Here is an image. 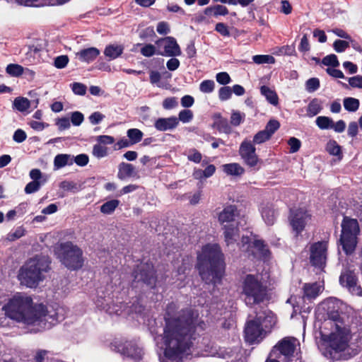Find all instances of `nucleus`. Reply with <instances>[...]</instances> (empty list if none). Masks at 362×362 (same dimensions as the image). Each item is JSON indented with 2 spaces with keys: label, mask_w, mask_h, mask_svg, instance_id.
<instances>
[{
  "label": "nucleus",
  "mask_w": 362,
  "mask_h": 362,
  "mask_svg": "<svg viewBox=\"0 0 362 362\" xmlns=\"http://www.w3.org/2000/svg\"><path fill=\"white\" fill-rule=\"evenodd\" d=\"M6 73L11 76L18 77L23 74L24 69L17 64H10L6 66Z\"/></svg>",
  "instance_id": "obj_43"
},
{
  "label": "nucleus",
  "mask_w": 362,
  "mask_h": 362,
  "mask_svg": "<svg viewBox=\"0 0 362 362\" xmlns=\"http://www.w3.org/2000/svg\"><path fill=\"white\" fill-rule=\"evenodd\" d=\"M329 347L337 356H332L334 360H348L358 354L357 349L349 347L348 333L345 328L337 325V332L329 336Z\"/></svg>",
  "instance_id": "obj_9"
},
{
  "label": "nucleus",
  "mask_w": 362,
  "mask_h": 362,
  "mask_svg": "<svg viewBox=\"0 0 362 362\" xmlns=\"http://www.w3.org/2000/svg\"><path fill=\"white\" fill-rule=\"evenodd\" d=\"M2 310L11 320L28 325H38L42 329H49L59 321L56 312L50 314L42 303L33 305L29 296H14L3 305Z\"/></svg>",
  "instance_id": "obj_2"
},
{
  "label": "nucleus",
  "mask_w": 362,
  "mask_h": 362,
  "mask_svg": "<svg viewBox=\"0 0 362 362\" xmlns=\"http://www.w3.org/2000/svg\"><path fill=\"white\" fill-rule=\"evenodd\" d=\"M141 54L146 57H151L154 54H157V49L155 45L152 44L145 45L140 50Z\"/></svg>",
  "instance_id": "obj_53"
},
{
  "label": "nucleus",
  "mask_w": 362,
  "mask_h": 362,
  "mask_svg": "<svg viewBox=\"0 0 362 362\" xmlns=\"http://www.w3.org/2000/svg\"><path fill=\"white\" fill-rule=\"evenodd\" d=\"M295 349L296 346L292 340L288 337H284L273 347L272 353L277 350L279 351V355L290 358L293 356Z\"/></svg>",
  "instance_id": "obj_14"
},
{
  "label": "nucleus",
  "mask_w": 362,
  "mask_h": 362,
  "mask_svg": "<svg viewBox=\"0 0 362 362\" xmlns=\"http://www.w3.org/2000/svg\"><path fill=\"white\" fill-rule=\"evenodd\" d=\"M288 144L290 146L289 152L293 153L299 151L301 142L296 137H291L288 141Z\"/></svg>",
  "instance_id": "obj_62"
},
{
  "label": "nucleus",
  "mask_w": 362,
  "mask_h": 362,
  "mask_svg": "<svg viewBox=\"0 0 362 362\" xmlns=\"http://www.w3.org/2000/svg\"><path fill=\"white\" fill-rule=\"evenodd\" d=\"M215 30L223 37L230 36V32L228 27L224 23L219 22L215 25Z\"/></svg>",
  "instance_id": "obj_59"
},
{
  "label": "nucleus",
  "mask_w": 362,
  "mask_h": 362,
  "mask_svg": "<svg viewBox=\"0 0 362 362\" xmlns=\"http://www.w3.org/2000/svg\"><path fill=\"white\" fill-rule=\"evenodd\" d=\"M214 122L212 124L213 128H216L219 132H223L230 134L232 132V128L230 126L226 118H223L221 113H216L214 115Z\"/></svg>",
  "instance_id": "obj_19"
},
{
  "label": "nucleus",
  "mask_w": 362,
  "mask_h": 362,
  "mask_svg": "<svg viewBox=\"0 0 362 362\" xmlns=\"http://www.w3.org/2000/svg\"><path fill=\"white\" fill-rule=\"evenodd\" d=\"M356 235L341 234V245L346 255H350L354 251L356 248Z\"/></svg>",
  "instance_id": "obj_22"
},
{
  "label": "nucleus",
  "mask_w": 362,
  "mask_h": 362,
  "mask_svg": "<svg viewBox=\"0 0 362 362\" xmlns=\"http://www.w3.org/2000/svg\"><path fill=\"white\" fill-rule=\"evenodd\" d=\"M245 117V113L233 110L230 116V124L235 127L239 126L243 122Z\"/></svg>",
  "instance_id": "obj_48"
},
{
  "label": "nucleus",
  "mask_w": 362,
  "mask_h": 362,
  "mask_svg": "<svg viewBox=\"0 0 362 362\" xmlns=\"http://www.w3.org/2000/svg\"><path fill=\"white\" fill-rule=\"evenodd\" d=\"M322 63L325 66H332L333 68L337 67L339 66V62L337 55L334 54H331L327 55L322 59Z\"/></svg>",
  "instance_id": "obj_46"
},
{
  "label": "nucleus",
  "mask_w": 362,
  "mask_h": 362,
  "mask_svg": "<svg viewBox=\"0 0 362 362\" xmlns=\"http://www.w3.org/2000/svg\"><path fill=\"white\" fill-rule=\"evenodd\" d=\"M260 92L262 95H264L267 101L273 105H276L279 103V98L276 93L274 90H272L270 88L267 86H262L260 88Z\"/></svg>",
  "instance_id": "obj_31"
},
{
  "label": "nucleus",
  "mask_w": 362,
  "mask_h": 362,
  "mask_svg": "<svg viewBox=\"0 0 362 362\" xmlns=\"http://www.w3.org/2000/svg\"><path fill=\"white\" fill-rule=\"evenodd\" d=\"M276 322L274 314L272 311L259 312L253 320L247 321L245 329V339L250 344H253L261 336L264 331V327L268 328L272 327Z\"/></svg>",
  "instance_id": "obj_8"
},
{
  "label": "nucleus",
  "mask_w": 362,
  "mask_h": 362,
  "mask_svg": "<svg viewBox=\"0 0 362 362\" xmlns=\"http://www.w3.org/2000/svg\"><path fill=\"white\" fill-rule=\"evenodd\" d=\"M256 153V148L252 141L244 140L240 146L239 154L243 161L246 160Z\"/></svg>",
  "instance_id": "obj_26"
},
{
  "label": "nucleus",
  "mask_w": 362,
  "mask_h": 362,
  "mask_svg": "<svg viewBox=\"0 0 362 362\" xmlns=\"http://www.w3.org/2000/svg\"><path fill=\"white\" fill-rule=\"evenodd\" d=\"M343 104L346 110L354 112L358 110L360 102L358 99L347 97L344 99Z\"/></svg>",
  "instance_id": "obj_37"
},
{
  "label": "nucleus",
  "mask_w": 362,
  "mask_h": 362,
  "mask_svg": "<svg viewBox=\"0 0 362 362\" xmlns=\"http://www.w3.org/2000/svg\"><path fill=\"white\" fill-rule=\"evenodd\" d=\"M280 123L278 120L272 119L267 123L265 128L263 129L267 133L270 138L279 129Z\"/></svg>",
  "instance_id": "obj_45"
},
{
  "label": "nucleus",
  "mask_w": 362,
  "mask_h": 362,
  "mask_svg": "<svg viewBox=\"0 0 362 362\" xmlns=\"http://www.w3.org/2000/svg\"><path fill=\"white\" fill-rule=\"evenodd\" d=\"M72 90L76 95H84L86 93L87 87L78 82H74L71 84Z\"/></svg>",
  "instance_id": "obj_63"
},
{
  "label": "nucleus",
  "mask_w": 362,
  "mask_h": 362,
  "mask_svg": "<svg viewBox=\"0 0 362 362\" xmlns=\"http://www.w3.org/2000/svg\"><path fill=\"white\" fill-rule=\"evenodd\" d=\"M320 293V286L317 283L305 284L303 286V297L308 300L315 299Z\"/></svg>",
  "instance_id": "obj_28"
},
{
  "label": "nucleus",
  "mask_w": 362,
  "mask_h": 362,
  "mask_svg": "<svg viewBox=\"0 0 362 362\" xmlns=\"http://www.w3.org/2000/svg\"><path fill=\"white\" fill-rule=\"evenodd\" d=\"M84 120L83 115L78 111H75L71 113V122L74 126H79Z\"/></svg>",
  "instance_id": "obj_64"
},
{
  "label": "nucleus",
  "mask_w": 362,
  "mask_h": 362,
  "mask_svg": "<svg viewBox=\"0 0 362 362\" xmlns=\"http://www.w3.org/2000/svg\"><path fill=\"white\" fill-rule=\"evenodd\" d=\"M241 295L245 304L252 308L267 298V287L253 274H247L242 282Z\"/></svg>",
  "instance_id": "obj_6"
},
{
  "label": "nucleus",
  "mask_w": 362,
  "mask_h": 362,
  "mask_svg": "<svg viewBox=\"0 0 362 362\" xmlns=\"http://www.w3.org/2000/svg\"><path fill=\"white\" fill-rule=\"evenodd\" d=\"M327 242L318 241L313 243L310 247V263L317 269L322 270L327 262Z\"/></svg>",
  "instance_id": "obj_10"
},
{
  "label": "nucleus",
  "mask_w": 362,
  "mask_h": 362,
  "mask_svg": "<svg viewBox=\"0 0 362 362\" xmlns=\"http://www.w3.org/2000/svg\"><path fill=\"white\" fill-rule=\"evenodd\" d=\"M308 216L306 211L302 209H298L293 213L291 220V224L293 230L296 233V235L300 234L304 230Z\"/></svg>",
  "instance_id": "obj_15"
},
{
  "label": "nucleus",
  "mask_w": 362,
  "mask_h": 362,
  "mask_svg": "<svg viewBox=\"0 0 362 362\" xmlns=\"http://www.w3.org/2000/svg\"><path fill=\"white\" fill-rule=\"evenodd\" d=\"M316 124L320 129H329L332 128L333 120L326 116H319L316 119Z\"/></svg>",
  "instance_id": "obj_41"
},
{
  "label": "nucleus",
  "mask_w": 362,
  "mask_h": 362,
  "mask_svg": "<svg viewBox=\"0 0 362 362\" xmlns=\"http://www.w3.org/2000/svg\"><path fill=\"white\" fill-rule=\"evenodd\" d=\"M225 255L217 243H207L197 253L195 268L202 281L214 287L222 284L226 274Z\"/></svg>",
  "instance_id": "obj_3"
},
{
  "label": "nucleus",
  "mask_w": 362,
  "mask_h": 362,
  "mask_svg": "<svg viewBox=\"0 0 362 362\" xmlns=\"http://www.w3.org/2000/svg\"><path fill=\"white\" fill-rule=\"evenodd\" d=\"M13 108L16 109L19 112H25L30 107V101L23 97H17L14 99Z\"/></svg>",
  "instance_id": "obj_36"
},
{
  "label": "nucleus",
  "mask_w": 362,
  "mask_h": 362,
  "mask_svg": "<svg viewBox=\"0 0 362 362\" xmlns=\"http://www.w3.org/2000/svg\"><path fill=\"white\" fill-rule=\"evenodd\" d=\"M135 174V168L132 164L124 162H122L119 164L117 177L120 180H124L127 177H133Z\"/></svg>",
  "instance_id": "obj_24"
},
{
  "label": "nucleus",
  "mask_w": 362,
  "mask_h": 362,
  "mask_svg": "<svg viewBox=\"0 0 362 362\" xmlns=\"http://www.w3.org/2000/svg\"><path fill=\"white\" fill-rule=\"evenodd\" d=\"M253 62L257 64H274L275 63V58L269 54H258L255 55L252 57Z\"/></svg>",
  "instance_id": "obj_44"
},
{
  "label": "nucleus",
  "mask_w": 362,
  "mask_h": 362,
  "mask_svg": "<svg viewBox=\"0 0 362 362\" xmlns=\"http://www.w3.org/2000/svg\"><path fill=\"white\" fill-rule=\"evenodd\" d=\"M225 241L228 245L233 243L235 237L238 235L239 228L238 223H232L223 226Z\"/></svg>",
  "instance_id": "obj_27"
},
{
  "label": "nucleus",
  "mask_w": 362,
  "mask_h": 362,
  "mask_svg": "<svg viewBox=\"0 0 362 362\" xmlns=\"http://www.w3.org/2000/svg\"><path fill=\"white\" fill-rule=\"evenodd\" d=\"M215 83L213 80H204L199 85V90L204 93H209L214 91Z\"/></svg>",
  "instance_id": "obj_49"
},
{
  "label": "nucleus",
  "mask_w": 362,
  "mask_h": 362,
  "mask_svg": "<svg viewBox=\"0 0 362 362\" xmlns=\"http://www.w3.org/2000/svg\"><path fill=\"white\" fill-rule=\"evenodd\" d=\"M59 187L64 191L76 192L79 190L77 184L72 181L64 180L59 183Z\"/></svg>",
  "instance_id": "obj_51"
},
{
  "label": "nucleus",
  "mask_w": 362,
  "mask_h": 362,
  "mask_svg": "<svg viewBox=\"0 0 362 362\" xmlns=\"http://www.w3.org/2000/svg\"><path fill=\"white\" fill-rule=\"evenodd\" d=\"M93 154L98 158H103L107 155V148L100 144H95L93 148Z\"/></svg>",
  "instance_id": "obj_55"
},
{
  "label": "nucleus",
  "mask_w": 362,
  "mask_h": 362,
  "mask_svg": "<svg viewBox=\"0 0 362 362\" xmlns=\"http://www.w3.org/2000/svg\"><path fill=\"white\" fill-rule=\"evenodd\" d=\"M51 258L42 253L28 259L20 268L18 278L21 284L28 288H36L51 270Z\"/></svg>",
  "instance_id": "obj_5"
},
{
  "label": "nucleus",
  "mask_w": 362,
  "mask_h": 362,
  "mask_svg": "<svg viewBox=\"0 0 362 362\" xmlns=\"http://www.w3.org/2000/svg\"><path fill=\"white\" fill-rule=\"evenodd\" d=\"M262 216L268 226H272L276 221V212L273 208L265 206L262 210Z\"/></svg>",
  "instance_id": "obj_33"
},
{
  "label": "nucleus",
  "mask_w": 362,
  "mask_h": 362,
  "mask_svg": "<svg viewBox=\"0 0 362 362\" xmlns=\"http://www.w3.org/2000/svg\"><path fill=\"white\" fill-rule=\"evenodd\" d=\"M73 163L75 162L78 166L83 167L88 163L89 158L87 154L81 153L76 156H72Z\"/></svg>",
  "instance_id": "obj_61"
},
{
  "label": "nucleus",
  "mask_w": 362,
  "mask_h": 362,
  "mask_svg": "<svg viewBox=\"0 0 362 362\" xmlns=\"http://www.w3.org/2000/svg\"><path fill=\"white\" fill-rule=\"evenodd\" d=\"M359 233V225L355 218L344 216L341 223V234L357 235Z\"/></svg>",
  "instance_id": "obj_18"
},
{
  "label": "nucleus",
  "mask_w": 362,
  "mask_h": 362,
  "mask_svg": "<svg viewBox=\"0 0 362 362\" xmlns=\"http://www.w3.org/2000/svg\"><path fill=\"white\" fill-rule=\"evenodd\" d=\"M59 261L71 271H77L83 266L82 250L71 241L60 243L54 248Z\"/></svg>",
  "instance_id": "obj_7"
},
{
  "label": "nucleus",
  "mask_w": 362,
  "mask_h": 362,
  "mask_svg": "<svg viewBox=\"0 0 362 362\" xmlns=\"http://www.w3.org/2000/svg\"><path fill=\"white\" fill-rule=\"evenodd\" d=\"M204 15L209 17L217 18L219 16H226L229 13L228 8L221 4H214L208 6L204 10Z\"/></svg>",
  "instance_id": "obj_23"
},
{
  "label": "nucleus",
  "mask_w": 362,
  "mask_h": 362,
  "mask_svg": "<svg viewBox=\"0 0 362 362\" xmlns=\"http://www.w3.org/2000/svg\"><path fill=\"white\" fill-rule=\"evenodd\" d=\"M143 296L139 293V296L132 302L129 309V313H135L141 317H144L146 315L148 310L146 305L143 303Z\"/></svg>",
  "instance_id": "obj_21"
},
{
  "label": "nucleus",
  "mask_w": 362,
  "mask_h": 362,
  "mask_svg": "<svg viewBox=\"0 0 362 362\" xmlns=\"http://www.w3.org/2000/svg\"><path fill=\"white\" fill-rule=\"evenodd\" d=\"M322 109L320 101L317 98H314L309 103L307 112L310 115L315 116L320 113Z\"/></svg>",
  "instance_id": "obj_38"
},
{
  "label": "nucleus",
  "mask_w": 362,
  "mask_h": 362,
  "mask_svg": "<svg viewBox=\"0 0 362 362\" xmlns=\"http://www.w3.org/2000/svg\"><path fill=\"white\" fill-rule=\"evenodd\" d=\"M119 204L120 202L118 199H111L110 201H107L100 206V212L103 214H112L119 205Z\"/></svg>",
  "instance_id": "obj_34"
},
{
  "label": "nucleus",
  "mask_w": 362,
  "mask_h": 362,
  "mask_svg": "<svg viewBox=\"0 0 362 362\" xmlns=\"http://www.w3.org/2000/svg\"><path fill=\"white\" fill-rule=\"evenodd\" d=\"M110 346L112 351L129 357L135 361H139L142 359V349L133 341H126L125 343H122L121 341H115L111 343Z\"/></svg>",
  "instance_id": "obj_12"
},
{
  "label": "nucleus",
  "mask_w": 362,
  "mask_h": 362,
  "mask_svg": "<svg viewBox=\"0 0 362 362\" xmlns=\"http://www.w3.org/2000/svg\"><path fill=\"white\" fill-rule=\"evenodd\" d=\"M349 47V42L342 40H336L333 43V48L337 52H343Z\"/></svg>",
  "instance_id": "obj_57"
},
{
  "label": "nucleus",
  "mask_w": 362,
  "mask_h": 362,
  "mask_svg": "<svg viewBox=\"0 0 362 362\" xmlns=\"http://www.w3.org/2000/svg\"><path fill=\"white\" fill-rule=\"evenodd\" d=\"M69 62V58L67 55H60L54 58V66L59 69H64L66 66Z\"/></svg>",
  "instance_id": "obj_52"
},
{
  "label": "nucleus",
  "mask_w": 362,
  "mask_h": 362,
  "mask_svg": "<svg viewBox=\"0 0 362 362\" xmlns=\"http://www.w3.org/2000/svg\"><path fill=\"white\" fill-rule=\"evenodd\" d=\"M73 164V158L69 154H58L54 160V166L56 169L62 168L66 165Z\"/></svg>",
  "instance_id": "obj_30"
},
{
  "label": "nucleus",
  "mask_w": 362,
  "mask_h": 362,
  "mask_svg": "<svg viewBox=\"0 0 362 362\" xmlns=\"http://www.w3.org/2000/svg\"><path fill=\"white\" fill-rule=\"evenodd\" d=\"M162 105L165 110H171L178 105V101L175 97H169L164 99Z\"/></svg>",
  "instance_id": "obj_58"
},
{
  "label": "nucleus",
  "mask_w": 362,
  "mask_h": 362,
  "mask_svg": "<svg viewBox=\"0 0 362 362\" xmlns=\"http://www.w3.org/2000/svg\"><path fill=\"white\" fill-rule=\"evenodd\" d=\"M348 81L349 84L340 82L344 88L349 89V86L352 88H362V76L357 75L348 78Z\"/></svg>",
  "instance_id": "obj_42"
},
{
  "label": "nucleus",
  "mask_w": 362,
  "mask_h": 362,
  "mask_svg": "<svg viewBox=\"0 0 362 362\" xmlns=\"http://www.w3.org/2000/svg\"><path fill=\"white\" fill-rule=\"evenodd\" d=\"M223 170L228 175L239 176L244 173V168L240 164L232 163L223 165Z\"/></svg>",
  "instance_id": "obj_32"
},
{
  "label": "nucleus",
  "mask_w": 362,
  "mask_h": 362,
  "mask_svg": "<svg viewBox=\"0 0 362 362\" xmlns=\"http://www.w3.org/2000/svg\"><path fill=\"white\" fill-rule=\"evenodd\" d=\"M127 135L131 141V144H135L141 141L144 134L140 129L133 128L127 130Z\"/></svg>",
  "instance_id": "obj_39"
},
{
  "label": "nucleus",
  "mask_w": 362,
  "mask_h": 362,
  "mask_svg": "<svg viewBox=\"0 0 362 362\" xmlns=\"http://www.w3.org/2000/svg\"><path fill=\"white\" fill-rule=\"evenodd\" d=\"M124 49L122 45L110 44L105 47L104 54L108 58V60H113L122 55Z\"/></svg>",
  "instance_id": "obj_25"
},
{
  "label": "nucleus",
  "mask_w": 362,
  "mask_h": 362,
  "mask_svg": "<svg viewBox=\"0 0 362 362\" xmlns=\"http://www.w3.org/2000/svg\"><path fill=\"white\" fill-rule=\"evenodd\" d=\"M269 135L264 130L258 132L253 137L252 142L255 144H260L270 139Z\"/></svg>",
  "instance_id": "obj_54"
},
{
  "label": "nucleus",
  "mask_w": 362,
  "mask_h": 362,
  "mask_svg": "<svg viewBox=\"0 0 362 362\" xmlns=\"http://www.w3.org/2000/svg\"><path fill=\"white\" fill-rule=\"evenodd\" d=\"M238 214V208L235 205H228L219 213L218 221L221 224L224 223H227L226 224L234 223L235 218Z\"/></svg>",
  "instance_id": "obj_17"
},
{
  "label": "nucleus",
  "mask_w": 362,
  "mask_h": 362,
  "mask_svg": "<svg viewBox=\"0 0 362 362\" xmlns=\"http://www.w3.org/2000/svg\"><path fill=\"white\" fill-rule=\"evenodd\" d=\"M149 78L150 82L152 84H156L159 88L168 89L170 86L168 83H160L161 79V74L157 71H151Z\"/></svg>",
  "instance_id": "obj_40"
},
{
  "label": "nucleus",
  "mask_w": 362,
  "mask_h": 362,
  "mask_svg": "<svg viewBox=\"0 0 362 362\" xmlns=\"http://www.w3.org/2000/svg\"><path fill=\"white\" fill-rule=\"evenodd\" d=\"M232 95V89L229 86H223L218 90V98L220 100L225 101L230 98Z\"/></svg>",
  "instance_id": "obj_56"
},
{
  "label": "nucleus",
  "mask_w": 362,
  "mask_h": 362,
  "mask_svg": "<svg viewBox=\"0 0 362 362\" xmlns=\"http://www.w3.org/2000/svg\"><path fill=\"white\" fill-rule=\"evenodd\" d=\"M252 246L258 251L259 255L264 258H268L271 255V252L267 245L262 240H255Z\"/></svg>",
  "instance_id": "obj_35"
},
{
  "label": "nucleus",
  "mask_w": 362,
  "mask_h": 362,
  "mask_svg": "<svg viewBox=\"0 0 362 362\" xmlns=\"http://www.w3.org/2000/svg\"><path fill=\"white\" fill-rule=\"evenodd\" d=\"M326 151L329 154L337 156L339 160L343 158L341 146L334 139H330L326 144Z\"/></svg>",
  "instance_id": "obj_29"
},
{
  "label": "nucleus",
  "mask_w": 362,
  "mask_h": 362,
  "mask_svg": "<svg viewBox=\"0 0 362 362\" xmlns=\"http://www.w3.org/2000/svg\"><path fill=\"white\" fill-rule=\"evenodd\" d=\"M157 54L165 57L180 56L182 51L175 37L168 36L161 37L155 42Z\"/></svg>",
  "instance_id": "obj_11"
},
{
  "label": "nucleus",
  "mask_w": 362,
  "mask_h": 362,
  "mask_svg": "<svg viewBox=\"0 0 362 362\" xmlns=\"http://www.w3.org/2000/svg\"><path fill=\"white\" fill-rule=\"evenodd\" d=\"M46 181H47V178L43 179L42 182H35V181L30 182L29 183H28L26 185V186L25 187V192L26 194H32V193L37 192L40 188V186L42 185H43L44 183H45Z\"/></svg>",
  "instance_id": "obj_47"
},
{
  "label": "nucleus",
  "mask_w": 362,
  "mask_h": 362,
  "mask_svg": "<svg viewBox=\"0 0 362 362\" xmlns=\"http://www.w3.org/2000/svg\"><path fill=\"white\" fill-rule=\"evenodd\" d=\"M339 281V284L353 295L362 296V288L358 285V277L354 270L346 269L342 271Z\"/></svg>",
  "instance_id": "obj_13"
},
{
  "label": "nucleus",
  "mask_w": 362,
  "mask_h": 362,
  "mask_svg": "<svg viewBox=\"0 0 362 362\" xmlns=\"http://www.w3.org/2000/svg\"><path fill=\"white\" fill-rule=\"evenodd\" d=\"M320 80L317 78H310L305 83V89L309 93H313L320 88Z\"/></svg>",
  "instance_id": "obj_50"
},
{
  "label": "nucleus",
  "mask_w": 362,
  "mask_h": 362,
  "mask_svg": "<svg viewBox=\"0 0 362 362\" xmlns=\"http://www.w3.org/2000/svg\"><path fill=\"white\" fill-rule=\"evenodd\" d=\"M178 121L183 123L189 122L193 118V112L190 110H182L179 112Z\"/></svg>",
  "instance_id": "obj_60"
},
{
  "label": "nucleus",
  "mask_w": 362,
  "mask_h": 362,
  "mask_svg": "<svg viewBox=\"0 0 362 362\" xmlns=\"http://www.w3.org/2000/svg\"><path fill=\"white\" fill-rule=\"evenodd\" d=\"M131 287L141 295L158 293V276L154 264L150 261H141L134 265L131 272Z\"/></svg>",
  "instance_id": "obj_4"
},
{
  "label": "nucleus",
  "mask_w": 362,
  "mask_h": 362,
  "mask_svg": "<svg viewBox=\"0 0 362 362\" xmlns=\"http://www.w3.org/2000/svg\"><path fill=\"white\" fill-rule=\"evenodd\" d=\"M178 126V119L172 116L167 118L160 117L154 122V127L160 132H165L175 129Z\"/></svg>",
  "instance_id": "obj_16"
},
{
  "label": "nucleus",
  "mask_w": 362,
  "mask_h": 362,
  "mask_svg": "<svg viewBox=\"0 0 362 362\" xmlns=\"http://www.w3.org/2000/svg\"><path fill=\"white\" fill-rule=\"evenodd\" d=\"M100 54V50L96 47L83 49L76 53V56L81 62L90 63L94 61Z\"/></svg>",
  "instance_id": "obj_20"
},
{
  "label": "nucleus",
  "mask_w": 362,
  "mask_h": 362,
  "mask_svg": "<svg viewBox=\"0 0 362 362\" xmlns=\"http://www.w3.org/2000/svg\"><path fill=\"white\" fill-rule=\"evenodd\" d=\"M164 321L165 348L160 361L179 362L196 339L197 327L204 322L199 321L198 310L186 308L179 311L178 305L173 301L166 305Z\"/></svg>",
  "instance_id": "obj_1"
}]
</instances>
